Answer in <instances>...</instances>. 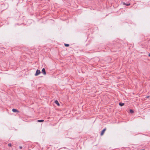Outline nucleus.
Here are the masks:
<instances>
[{
	"instance_id": "f257e3e1",
	"label": "nucleus",
	"mask_w": 150,
	"mask_h": 150,
	"mask_svg": "<svg viewBox=\"0 0 150 150\" xmlns=\"http://www.w3.org/2000/svg\"><path fill=\"white\" fill-rule=\"evenodd\" d=\"M106 128H105L101 132V134H100V135L101 136H102L104 134L105 131H106Z\"/></svg>"
},
{
	"instance_id": "f03ea898",
	"label": "nucleus",
	"mask_w": 150,
	"mask_h": 150,
	"mask_svg": "<svg viewBox=\"0 0 150 150\" xmlns=\"http://www.w3.org/2000/svg\"><path fill=\"white\" fill-rule=\"evenodd\" d=\"M12 111L13 112H19V111L17 109H14V108L13 109Z\"/></svg>"
},
{
	"instance_id": "7ed1b4c3",
	"label": "nucleus",
	"mask_w": 150,
	"mask_h": 150,
	"mask_svg": "<svg viewBox=\"0 0 150 150\" xmlns=\"http://www.w3.org/2000/svg\"><path fill=\"white\" fill-rule=\"evenodd\" d=\"M54 103L56 104H57V105L58 106H60V104H59V103L58 101L57 100H56L55 101H54Z\"/></svg>"
},
{
	"instance_id": "20e7f679",
	"label": "nucleus",
	"mask_w": 150,
	"mask_h": 150,
	"mask_svg": "<svg viewBox=\"0 0 150 150\" xmlns=\"http://www.w3.org/2000/svg\"><path fill=\"white\" fill-rule=\"evenodd\" d=\"M42 71L43 72V73L45 75L46 74V72L45 71V69L44 68H43L42 70Z\"/></svg>"
},
{
	"instance_id": "39448f33",
	"label": "nucleus",
	"mask_w": 150,
	"mask_h": 150,
	"mask_svg": "<svg viewBox=\"0 0 150 150\" xmlns=\"http://www.w3.org/2000/svg\"><path fill=\"white\" fill-rule=\"evenodd\" d=\"M123 5H126L127 6H129L130 5V4L129 3V4H126L125 2H123Z\"/></svg>"
},
{
	"instance_id": "423d86ee",
	"label": "nucleus",
	"mask_w": 150,
	"mask_h": 150,
	"mask_svg": "<svg viewBox=\"0 0 150 150\" xmlns=\"http://www.w3.org/2000/svg\"><path fill=\"white\" fill-rule=\"evenodd\" d=\"M119 105L121 106H122L124 105V103H120Z\"/></svg>"
},
{
	"instance_id": "0eeeda50",
	"label": "nucleus",
	"mask_w": 150,
	"mask_h": 150,
	"mask_svg": "<svg viewBox=\"0 0 150 150\" xmlns=\"http://www.w3.org/2000/svg\"><path fill=\"white\" fill-rule=\"evenodd\" d=\"M35 76H37L38 75V69L36 70V73L35 74Z\"/></svg>"
},
{
	"instance_id": "6e6552de",
	"label": "nucleus",
	"mask_w": 150,
	"mask_h": 150,
	"mask_svg": "<svg viewBox=\"0 0 150 150\" xmlns=\"http://www.w3.org/2000/svg\"><path fill=\"white\" fill-rule=\"evenodd\" d=\"M44 121V120H38V122H43Z\"/></svg>"
},
{
	"instance_id": "1a4fd4ad",
	"label": "nucleus",
	"mask_w": 150,
	"mask_h": 150,
	"mask_svg": "<svg viewBox=\"0 0 150 150\" xmlns=\"http://www.w3.org/2000/svg\"><path fill=\"white\" fill-rule=\"evenodd\" d=\"M130 112L131 113H133L134 112V111L132 110L131 109L130 110Z\"/></svg>"
},
{
	"instance_id": "9d476101",
	"label": "nucleus",
	"mask_w": 150,
	"mask_h": 150,
	"mask_svg": "<svg viewBox=\"0 0 150 150\" xmlns=\"http://www.w3.org/2000/svg\"><path fill=\"white\" fill-rule=\"evenodd\" d=\"M64 45L65 46H66V47H68L69 46V44H64Z\"/></svg>"
},
{
	"instance_id": "9b49d317",
	"label": "nucleus",
	"mask_w": 150,
	"mask_h": 150,
	"mask_svg": "<svg viewBox=\"0 0 150 150\" xmlns=\"http://www.w3.org/2000/svg\"><path fill=\"white\" fill-rule=\"evenodd\" d=\"M8 146H11V143H9L8 144Z\"/></svg>"
},
{
	"instance_id": "f8f14e48",
	"label": "nucleus",
	"mask_w": 150,
	"mask_h": 150,
	"mask_svg": "<svg viewBox=\"0 0 150 150\" xmlns=\"http://www.w3.org/2000/svg\"><path fill=\"white\" fill-rule=\"evenodd\" d=\"M40 73V70H38V75Z\"/></svg>"
},
{
	"instance_id": "ddd939ff",
	"label": "nucleus",
	"mask_w": 150,
	"mask_h": 150,
	"mask_svg": "<svg viewBox=\"0 0 150 150\" xmlns=\"http://www.w3.org/2000/svg\"><path fill=\"white\" fill-rule=\"evenodd\" d=\"M19 148L20 149H22V147L21 146H20L19 147Z\"/></svg>"
},
{
	"instance_id": "4468645a",
	"label": "nucleus",
	"mask_w": 150,
	"mask_h": 150,
	"mask_svg": "<svg viewBox=\"0 0 150 150\" xmlns=\"http://www.w3.org/2000/svg\"><path fill=\"white\" fill-rule=\"evenodd\" d=\"M149 96H147L146 97V98H149Z\"/></svg>"
},
{
	"instance_id": "2eb2a0df",
	"label": "nucleus",
	"mask_w": 150,
	"mask_h": 150,
	"mask_svg": "<svg viewBox=\"0 0 150 150\" xmlns=\"http://www.w3.org/2000/svg\"><path fill=\"white\" fill-rule=\"evenodd\" d=\"M149 56L150 57V53L149 54Z\"/></svg>"
}]
</instances>
